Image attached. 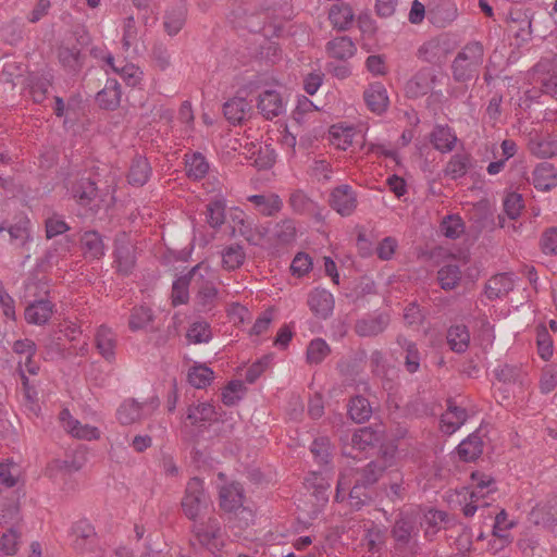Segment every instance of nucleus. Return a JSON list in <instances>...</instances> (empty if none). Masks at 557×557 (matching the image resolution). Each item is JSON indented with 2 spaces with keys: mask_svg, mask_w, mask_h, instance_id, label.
<instances>
[{
  "mask_svg": "<svg viewBox=\"0 0 557 557\" xmlns=\"http://www.w3.org/2000/svg\"><path fill=\"white\" fill-rule=\"evenodd\" d=\"M496 490L494 480L484 473H472L470 487L457 492L458 503L462 506V512L467 517L475 513L479 507L487 505L484 498Z\"/></svg>",
  "mask_w": 557,
  "mask_h": 557,
  "instance_id": "nucleus-1",
  "label": "nucleus"
},
{
  "mask_svg": "<svg viewBox=\"0 0 557 557\" xmlns=\"http://www.w3.org/2000/svg\"><path fill=\"white\" fill-rule=\"evenodd\" d=\"M216 281L218 275L207 261L198 263L190 271L191 285L197 289L196 302L203 311L211 309L215 304L218 298Z\"/></svg>",
  "mask_w": 557,
  "mask_h": 557,
  "instance_id": "nucleus-2",
  "label": "nucleus"
},
{
  "mask_svg": "<svg viewBox=\"0 0 557 557\" xmlns=\"http://www.w3.org/2000/svg\"><path fill=\"white\" fill-rule=\"evenodd\" d=\"M193 534L198 544L213 557H223L226 540L215 519H209L206 523H195Z\"/></svg>",
  "mask_w": 557,
  "mask_h": 557,
  "instance_id": "nucleus-3",
  "label": "nucleus"
},
{
  "mask_svg": "<svg viewBox=\"0 0 557 557\" xmlns=\"http://www.w3.org/2000/svg\"><path fill=\"white\" fill-rule=\"evenodd\" d=\"M158 407L159 403L153 399L143 403L126 399L117 407L115 418L121 425H132L151 416Z\"/></svg>",
  "mask_w": 557,
  "mask_h": 557,
  "instance_id": "nucleus-4",
  "label": "nucleus"
},
{
  "mask_svg": "<svg viewBox=\"0 0 557 557\" xmlns=\"http://www.w3.org/2000/svg\"><path fill=\"white\" fill-rule=\"evenodd\" d=\"M483 61V48L480 44L468 45L458 53L454 61L453 70L456 79L465 81L474 75Z\"/></svg>",
  "mask_w": 557,
  "mask_h": 557,
  "instance_id": "nucleus-5",
  "label": "nucleus"
},
{
  "mask_svg": "<svg viewBox=\"0 0 557 557\" xmlns=\"http://www.w3.org/2000/svg\"><path fill=\"white\" fill-rule=\"evenodd\" d=\"M209 503L202 481L198 478L189 480L182 499V508L186 517L195 520L209 506Z\"/></svg>",
  "mask_w": 557,
  "mask_h": 557,
  "instance_id": "nucleus-6",
  "label": "nucleus"
},
{
  "mask_svg": "<svg viewBox=\"0 0 557 557\" xmlns=\"http://www.w3.org/2000/svg\"><path fill=\"white\" fill-rule=\"evenodd\" d=\"M60 420L63 429L77 440L96 441L100 438L101 432L97 426L83 424L72 417L67 409L61 411Z\"/></svg>",
  "mask_w": 557,
  "mask_h": 557,
  "instance_id": "nucleus-7",
  "label": "nucleus"
},
{
  "mask_svg": "<svg viewBox=\"0 0 557 557\" xmlns=\"http://www.w3.org/2000/svg\"><path fill=\"white\" fill-rule=\"evenodd\" d=\"M381 472L382 469L377 467L375 462H371L368 465L367 469L362 472L361 478L357 480L356 485L351 488L349 493L348 502L351 508H361V506L366 503V499L368 498L363 491V485L374 483L377 480Z\"/></svg>",
  "mask_w": 557,
  "mask_h": 557,
  "instance_id": "nucleus-8",
  "label": "nucleus"
},
{
  "mask_svg": "<svg viewBox=\"0 0 557 557\" xmlns=\"http://www.w3.org/2000/svg\"><path fill=\"white\" fill-rule=\"evenodd\" d=\"M257 108L267 120H272L285 112L286 102L276 89L271 88L260 92Z\"/></svg>",
  "mask_w": 557,
  "mask_h": 557,
  "instance_id": "nucleus-9",
  "label": "nucleus"
},
{
  "mask_svg": "<svg viewBox=\"0 0 557 557\" xmlns=\"http://www.w3.org/2000/svg\"><path fill=\"white\" fill-rule=\"evenodd\" d=\"M367 108L374 114H383L388 106L389 98L385 86L379 82L370 84L363 91Z\"/></svg>",
  "mask_w": 557,
  "mask_h": 557,
  "instance_id": "nucleus-10",
  "label": "nucleus"
},
{
  "mask_svg": "<svg viewBox=\"0 0 557 557\" xmlns=\"http://www.w3.org/2000/svg\"><path fill=\"white\" fill-rule=\"evenodd\" d=\"M330 203L337 213L346 216L354 212L357 200L351 187L342 185L331 193Z\"/></svg>",
  "mask_w": 557,
  "mask_h": 557,
  "instance_id": "nucleus-11",
  "label": "nucleus"
},
{
  "mask_svg": "<svg viewBox=\"0 0 557 557\" xmlns=\"http://www.w3.org/2000/svg\"><path fill=\"white\" fill-rule=\"evenodd\" d=\"M238 232L245 239L255 246L267 248L269 245L268 228L260 225H253L252 222L244 219L239 220Z\"/></svg>",
  "mask_w": 557,
  "mask_h": 557,
  "instance_id": "nucleus-12",
  "label": "nucleus"
},
{
  "mask_svg": "<svg viewBox=\"0 0 557 557\" xmlns=\"http://www.w3.org/2000/svg\"><path fill=\"white\" fill-rule=\"evenodd\" d=\"M329 57L337 60H348L357 52L355 42L347 36L336 37L326 44Z\"/></svg>",
  "mask_w": 557,
  "mask_h": 557,
  "instance_id": "nucleus-13",
  "label": "nucleus"
},
{
  "mask_svg": "<svg viewBox=\"0 0 557 557\" xmlns=\"http://www.w3.org/2000/svg\"><path fill=\"white\" fill-rule=\"evenodd\" d=\"M95 536V529L87 520H78L71 527L70 539L76 548H85L94 542Z\"/></svg>",
  "mask_w": 557,
  "mask_h": 557,
  "instance_id": "nucleus-14",
  "label": "nucleus"
},
{
  "mask_svg": "<svg viewBox=\"0 0 557 557\" xmlns=\"http://www.w3.org/2000/svg\"><path fill=\"white\" fill-rule=\"evenodd\" d=\"M14 351L21 356L18 361L22 371L26 370L30 374H36L39 367L32 358L36 351L35 344L29 339L17 341L13 347Z\"/></svg>",
  "mask_w": 557,
  "mask_h": 557,
  "instance_id": "nucleus-15",
  "label": "nucleus"
},
{
  "mask_svg": "<svg viewBox=\"0 0 557 557\" xmlns=\"http://www.w3.org/2000/svg\"><path fill=\"white\" fill-rule=\"evenodd\" d=\"M310 309L318 315L327 317L334 308L333 295L325 289H314L308 300Z\"/></svg>",
  "mask_w": 557,
  "mask_h": 557,
  "instance_id": "nucleus-16",
  "label": "nucleus"
},
{
  "mask_svg": "<svg viewBox=\"0 0 557 557\" xmlns=\"http://www.w3.org/2000/svg\"><path fill=\"white\" fill-rule=\"evenodd\" d=\"M467 419V413L463 409L449 405L447 410L442 414L441 418V430L445 434L455 433Z\"/></svg>",
  "mask_w": 557,
  "mask_h": 557,
  "instance_id": "nucleus-17",
  "label": "nucleus"
},
{
  "mask_svg": "<svg viewBox=\"0 0 557 557\" xmlns=\"http://www.w3.org/2000/svg\"><path fill=\"white\" fill-rule=\"evenodd\" d=\"M106 62L113 72L120 75L126 85L136 87L140 84L143 79V71L135 64L127 63L123 66H116L114 63V58L111 54H108Z\"/></svg>",
  "mask_w": 557,
  "mask_h": 557,
  "instance_id": "nucleus-18",
  "label": "nucleus"
},
{
  "mask_svg": "<svg viewBox=\"0 0 557 557\" xmlns=\"http://www.w3.org/2000/svg\"><path fill=\"white\" fill-rule=\"evenodd\" d=\"M250 103L244 97H234L224 103L225 117L233 124L240 123L250 112Z\"/></svg>",
  "mask_w": 557,
  "mask_h": 557,
  "instance_id": "nucleus-19",
  "label": "nucleus"
},
{
  "mask_svg": "<svg viewBox=\"0 0 557 557\" xmlns=\"http://www.w3.org/2000/svg\"><path fill=\"white\" fill-rule=\"evenodd\" d=\"M382 435V430H373L371 426L360 428L352 434L351 445L355 449L366 450L379 443Z\"/></svg>",
  "mask_w": 557,
  "mask_h": 557,
  "instance_id": "nucleus-20",
  "label": "nucleus"
},
{
  "mask_svg": "<svg viewBox=\"0 0 557 557\" xmlns=\"http://www.w3.org/2000/svg\"><path fill=\"white\" fill-rule=\"evenodd\" d=\"M513 285L512 274L500 273L490 278L485 293L490 299L498 298L511 290Z\"/></svg>",
  "mask_w": 557,
  "mask_h": 557,
  "instance_id": "nucleus-21",
  "label": "nucleus"
},
{
  "mask_svg": "<svg viewBox=\"0 0 557 557\" xmlns=\"http://www.w3.org/2000/svg\"><path fill=\"white\" fill-rule=\"evenodd\" d=\"M248 200L252 202L256 209L263 215H273L282 209V200L277 195H251Z\"/></svg>",
  "mask_w": 557,
  "mask_h": 557,
  "instance_id": "nucleus-22",
  "label": "nucleus"
},
{
  "mask_svg": "<svg viewBox=\"0 0 557 557\" xmlns=\"http://www.w3.org/2000/svg\"><path fill=\"white\" fill-rule=\"evenodd\" d=\"M52 310L53 307L50 301L38 300L26 308L25 319L32 324H44L50 319Z\"/></svg>",
  "mask_w": 557,
  "mask_h": 557,
  "instance_id": "nucleus-23",
  "label": "nucleus"
},
{
  "mask_svg": "<svg viewBox=\"0 0 557 557\" xmlns=\"http://www.w3.org/2000/svg\"><path fill=\"white\" fill-rule=\"evenodd\" d=\"M535 188L548 190L557 184V174L553 165L542 163L537 165L532 175Z\"/></svg>",
  "mask_w": 557,
  "mask_h": 557,
  "instance_id": "nucleus-24",
  "label": "nucleus"
},
{
  "mask_svg": "<svg viewBox=\"0 0 557 557\" xmlns=\"http://www.w3.org/2000/svg\"><path fill=\"white\" fill-rule=\"evenodd\" d=\"M356 135V129L346 124L333 125L330 129V140L336 148L346 150L348 149Z\"/></svg>",
  "mask_w": 557,
  "mask_h": 557,
  "instance_id": "nucleus-25",
  "label": "nucleus"
},
{
  "mask_svg": "<svg viewBox=\"0 0 557 557\" xmlns=\"http://www.w3.org/2000/svg\"><path fill=\"white\" fill-rule=\"evenodd\" d=\"M482 449L481 437L476 433H472L458 445L457 453L462 460L473 461L482 454Z\"/></svg>",
  "mask_w": 557,
  "mask_h": 557,
  "instance_id": "nucleus-26",
  "label": "nucleus"
},
{
  "mask_svg": "<svg viewBox=\"0 0 557 557\" xmlns=\"http://www.w3.org/2000/svg\"><path fill=\"white\" fill-rule=\"evenodd\" d=\"M243 503L242 488L236 484L220 487V506L226 511L238 509Z\"/></svg>",
  "mask_w": 557,
  "mask_h": 557,
  "instance_id": "nucleus-27",
  "label": "nucleus"
},
{
  "mask_svg": "<svg viewBox=\"0 0 557 557\" xmlns=\"http://www.w3.org/2000/svg\"><path fill=\"white\" fill-rule=\"evenodd\" d=\"M215 417L214 407L209 403H198L187 409L186 419L191 425H201L205 422L213 420Z\"/></svg>",
  "mask_w": 557,
  "mask_h": 557,
  "instance_id": "nucleus-28",
  "label": "nucleus"
},
{
  "mask_svg": "<svg viewBox=\"0 0 557 557\" xmlns=\"http://www.w3.org/2000/svg\"><path fill=\"white\" fill-rule=\"evenodd\" d=\"M431 141L434 148L442 151H451L457 143V137L447 126H437L431 134Z\"/></svg>",
  "mask_w": 557,
  "mask_h": 557,
  "instance_id": "nucleus-29",
  "label": "nucleus"
},
{
  "mask_svg": "<svg viewBox=\"0 0 557 557\" xmlns=\"http://www.w3.org/2000/svg\"><path fill=\"white\" fill-rule=\"evenodd\" d=\"M433 84V76L430 70L420 71L406 84V92L410 97H418L425 94Z\"/></svg>",
  "mask_w": 557,
  "mask_h": 557,
  "instance_id": "nucleus-30",
  "label": "nucleus"
},
{
  "mask_svg": "<svg viewBox=\"0 0 557 557\" xmlns=\"http://www.w3.org/2000/svg\"><path fill=\"white\" fill-rule=\"evenodd\" d=\"M22 476L23 468L18 462L8 459L0 463V483L4 486H15Z\"/></svg>",
  "mask_w": 557,
  "mask_h": 557,
  "instance_id": "nucleus-31",
  "label": "nucleus"
},
{
  "mask_svg": "<svg viewBox=\"0 0 557 557\" xmlns=\"http://www.w3.org/2000/svg\"><path fill=\"white\" fill-rule=\"evenodd\" d=\"M387 324L388 318L384 314H379L358 321L356 331L361 336H372L382 332Z\"/></svg>",
  "mask_w": 557,
  "mask_h": 557,
  "instance_id": "nucleus-32",
  "label": "nucleus"
},
{
  "mask_svg": "<svg viewBox=\"0 0 557 557\" xmlns=\"http://www.w3.org/2000/svg\"><path fill=\"white\" fill-rule=\"evenodd\" d=\"M329 17L334 27L347 29L354 22V12L350 5L339 3L331 8Z\"/></svg>",
  "mask_w": 557,
  "mask_h": 557,
  "instance_id": "nucleus-33",
  "label": "nucleus"
},
{
  "mask_svg": "<svg viewBox=\"0 0 557 557\" xmlns=\"http://www.w3.org/2000/svg\"><path fill=\"white\" fill-rule=\"evenodd\" d=\"M214 379V373L206 364L195 363L188 371V382L196 388H205Z\"/></svg>",
  "mask_w": 557,
  "mask_h": 557,
  "instance_id": "nucleus-34",
  "label": "nucleus"
},
{
  "mask_svg": "<svg viewBox=\"0 0 557 557\" xmlns=\"http://www.w3.org/2000/svg\"><path fill=\"white\" fill-rule=\"evenodd\" d=\"M82 248L88 258L99 259L104 255V245L96 232H86L82 237Z\"/></svg>",
  "mask_w": 557,
  "mask_h": 557,
  "instance_id": "nucleus-35",
  "label": "nucleus"
},
{
  "mask_svg": "<svg viewBox=\"0 0 557 557\" xmlns=\"http://www.w3.org/2000/svg\"><path fill=\"white\" fill-rule=\"evenodd\" d=\"M121 100L120 86L115 81H108L106 87L98 92L97 101L104 109H113Z\"/></svg>",
  "mask_w": 557,
  "mask_h": 557,
  "instance_id": "nucleus-36",
  "label": "nucleus"
},
{
  "mask_svg": "<svg viewBox=\"0 0 557 557\" xmlns=\"http://www.w3.org/2000/svg\"><path fill=\"white\" fill-rule=\"evenodd\" d=\"M96 344L99 352L108 360L114 357L115 338L111 329L100 326L96 334Z\"/></svg>",
  "mask_w": 557,
  "mask_h": 557,
  "instance_id": "nucleus-37",
  "label": "nucleus"
},
{
  "mask_svg": "<svg viewBox=\"0 0 557 557\" xmlns=\"http://www.w3.org/2000/svg\"><path fill=\"white\" fill-rule=\"evenodd\" d=\"M153 320V314L150 308L146 306L134 307L129 320L128 327L133 332L145 330Z\"/></svg>",
  "mask_w": 557,
  "mask_h": 557,
  "instance_id": "nucleus-38",
  "label": "nucleus"
},
{
  "mask_svg": "<svg viewBox=\"0 0 557 557\" xmlns=\"http://www.w3.org/2000/svg\"><path fill=\"white\" fill-rule=\"evenodd\" d=\"M150 176V165L147 159L139 157L135 159L132 163L129 173H128V182L132 185L143 186L146 184Z\"/></svg>",
  "mask_w": 557,
  "mask_h": 557,
  "instance_id": "nucleus-39",
  "label": "nucleus"
},
{
  "mask_svg": "<svg viewBox=\"0 0 557 557\" xmlns=\"http://www.w3.org/2000/svg\"><path fill=\"white\" fill-rule=\"evenodd\" d=\"M447 341L453 350L463 352L469 346L470 334L466 326L456 325L448 330Z\"/></svg>",
  "mask_w": 557,
  "mask_h": 557,
  "instance_id": "nucleus-40",
  "label": "nucleus"
},
{
  "mask_svg": "<svg viewBox=\"0 0 557 557\" xmlns=\"http://www.w3.org/2000/svg\"><path fill=\"white\" fill-rule=\"evenodd\" d=\"M186 338L190 344H205L212 338L210 325L205 321H197L189 325Z\"/></svg>",
  "mask_w": 557,
  "mask_h": 557,
  "instance_id": "nucleus-41",
  "label": "nucleus"
},
{
  "mask_svg": "<svg viewBox=\"0 0 557 557\" xmlns=\"http://www.w3.org/2000/svg\"><path fill=\"white\" fill-rule=\"evenodd\" d=\"M22 534L16 528L7 530L0 536V553L5 556H13L17 553Z\"/></svg>",
  "mask_w": 557,
  "mask_h": 557,
  "instance_id": "nucleus-42",
  "label": "nucleus"
},
{
  "mask_svg": "<svg viewBox=\"0 0 557 557\" xmlns=\"http://www.w3.org/2000/svg\"><path fill=\"white\" fill-rule=\"evenodd\" d=\"M318 111L319 108L310 99L301 96L297 99L296 108L293 111V117L298 124H306Z\"/></svg>",
  "mask_w": 557,
  "mask_h": 557,
  "instance_id": "nucleus-43",
  "label": "nucleus"
},
{
  "mask_svg": "<svg viewBox=\"0 0 557 557\" xmlns=\"http://www.w3.org/2000/svg\"><path fill=\"white\" fill-rule=\"evenodd\" d=\"M372 409L369 401L363 397H355L348 406V413L350 418L358 422H364L371 416Z\"/></svg>",
  "mask_w": 557,
  "mask_h": 557,
  "instance_id": "nucleus-44",
  "label": "nucleus"
},
{
  "mask_svg": "<svg viewBox=\"0 0 557 557\" xmlns=\"http://www.w3.org/2000/svg\"><path fill=\"white\" fill-rule=\"evenodd\" d=\"M123 35H122V44L125 50H129L132 48H136L141 35L139 29L136 26L135 20L133 16H128L123 22Z\"/></svg>",
  "mask_w": 557,
  "mask_h": 557,
  "instance_id": "nucleus-45",
  "label": "nucleus"
},
{
  "mask_svg": "<svg viewBox=\"0 0 557 557\" xmlns=\"http://www.w3.org/2000/svg\"><path fill=\"white\" fill-rule=\"evenodd\" d=\"M245 260V252L239 245H231L222 251V264L226 270L239 268Z\"/></svg>",
  "mask_w": 557,
  "mask_h": 557,
  "instance_id": "nucleus-46",
  "label": "nucleus"
},
{
  "mask_svg": "<svg viewBox=\"0 0 557 557\" xmlns=\"http://www.w3.org/2000/svg\"><path fill=\"white\" fill-rule=\"evenodd\" d=\"M531 150L540 158H552L557 154V137H543L533 140Z\"/></svg>",
  "mask_w": 557,
  "mask_h": 557,
  "instance_id": "nucleus-47",
  "label": "nucleus"
},
{
  "mask_svg": "<svg viewBox=\"0 0 557 557\" xmlns=\"http://www.w3.org/2000/svg\"><path fill=\"white\" fill-rule=\"evenodd\" d=\"M245 392L246 386L242 381H232L222 391V401L227 406H233L244 397Z\"/></svg>",
  "mask_w": 557,
  "mask_h": 557,
  "instance_id": "nucleus-48",
  "label": "nucleus"
},
{
  "mask_svg": "<svg viewBox=\"0 0 557 557\" xmlns=\"http://www.w3.org/2000/svg\"><path fill=\"white\" fill-rule=\"evenodd\" d=\"M185 10L177 8L169 11L164 17V28L170 36L176 35L185 23Z\"/></svg>",
  "mask_w": 557,
  "mask_h": 557,
  "instance_id": "nucleus-49",
  "label": "nucleus"
},
{
  "mask_svg": "<svg viewBox=\"0 0 557 557\" xmlns=\"http://www.w3.org/2000/svg\"><path fill=\"white\" fill-rule=\"evenodd\" d=\"M187 175L195 180H199L208 172V163L200 153H194L185 161Z\"/></svg>",
  "mask_w": 557,
  "mask_h": 557,
  "instance_id": "nucleus-50",
  "label": "nucleus"
},
{
  "mask_svg": "<svg viewBox=\"0 0 557 557\" xmlns=\"http://www.w3.org/2000/svg\"><path fill=\"white\" fill-rule=\"evenodd\" d=\"M191 284L190 282V273L187 276L178 277L173 282L172 286V304L174 306L186 304L189 294H188V286Z\"/></svg>",
  "mask_w": 557,
  "mask_h": 557,
  "instance_id": "nucleus-51",
  "label": "nucleus"
},
{
  "mask_svg": "<svg viewBox=\"0 0 557 557\" xmlns=\"http://www.w3.org/2000/svg\"><path fill=\"white\" fill-rule=\"evenodd\" d=\"M460 280V270L455 264H447L438 271V282L444 289L456 287Z\"/></svg>",
  "mask_w": 557,
  "mask_h": 557,
  "instance_id": "nucleus-52",
  "label": "nucleus"
},
{
  "mask_svg": "<svg viewBox=\"0 0 557 557\" xmlns=\"http://www.w3.org/2000/svg\"><path fill=\"white\" fill-rule=\"evenodd\" d=\"M225 218V200L219 196L208 205V222L211 226L218 227L223 224Z\"/></svg>",
  "mask_w": 557,
  "mask_h": 557,
  "instance_id": "nucleus-53",
  "label": "nucleus"
},
{
  "mask_svg": "<svg viewBox=\"0 0 557 557\" xmlns=\"http://www.w3.org/2000/svg\"><path fill=\"white\" fill-rule=\"evenodd\" d=\"M446 515L443 511L430 509L424 513L423 524L425 527V534H435L445 523Z\"/></svg>",
  "mask_w": 557,
  "mask_h": 557,
  "instance_id": "nucleus-54",
  "label": "nucleus"
},
{
  "mask_svg": "<svg viewBox=\"0 0 557 557\" xmlns=\"http://www.w3.org/2000/svg\"><path fill=\"white\" fill-rule=\"evenodd\" d=\"M511 527V523L507 521V513L502 510L495 517V523L493 527V535L495 536V542L499 543V547H504L509 543L507 535L504 533Z\"/></svg>",
  "mask_w": 557,
  "mask_h": 557,
  "instance_id": "nucleus-55",
  "label": "nucleus"
},
{
  "mask_svg": "<svg viewBox=\"0 0 557 557\" xmlns=\"http://www.w3.org/2000/svg\"><path fill=\"white\" fill-rule=\"evenodd\" d=\"M330 352V348L325 341L321 338L313 339L307 349V359L311 363L321 362Z\"/></svg>",
  "mask_w": 557,
  "mask_h": 557,
  "instance_id": "nucleus-56",
  "label": "nucleus"
},
{
  "mask_svg": "<svg viewBox=\"0 0 557 557\" xmlns=\"http://www.w3.org/2000/svg\"><path fill=\"white\" fill-rule=\"evenodd\" d=\"M441 230L446 237L457 238L463 233L465 226L458 215H448L443 220Z\"/></svg>",
  "mask_w": 557,
  "mask_h": 557,
  "instance_id": "nucleus-57",
  "label": "nucleus"
},
{
  "mask_svg": "<svg viewBox=\"0 0 557 557\" xmlns=\"http://www.w3.org/2000/svg\"><path fill=\"white\" fill-rule=\"evenodd\" d=\"M523 208V201L521 195L517 193H509L504 199V210L508 218L517 219Z\"/></svg>",
  "mask_w": 557,
  "mask_h": 557,
  "instance_id": "nucleus-58",
  "label": "nucleus"
},
{
  "mask_svg": "<svg viewBox=\"0 0 557 557\" xmlns=\"http://www.w3.org/2000/svg\"><path fill=\"white\" fill-rule=\"evenodd\" d=\"M311 453L319 463H327L330 459V441L326 437L315 438L311 444Z\"/></svg>",
  "mask_w": 557,
  "mask_h": 557,
  "instance_id": "nucleus-59",
  "label": "nucleus"
},
{
  "mask_svg": "<svg viewBox=\"0 0 557 557\" xmlns=\"http://www.w3.org/2000/svg\"><path fill=\"white\" fill-rule=\"evenodd\" d=\"M116 268L120 272L127 273L135 263L133 251L128 247L117 248L115 251Z\"/></svg>",
  "mask_w": 557,
  "mask_h": 557,
  "instance_id": "nucleus-60",
  "label": "nucleus"
},
{
  "mask_svg": "<svg viewBox=\"0 0 557 557\" xmlns=\"http://www.w3.org/2000/svg\"><path fill=\"white\" fill-rule=\"evenodd\" d=\"M311 268L312 260L307 253L304 252L297 253L290 265L292 273L299 277L307 274Z\"/></svg>",
  "mask_w": 557,
  "mask_h": 557,
  "instance_id": "nucleus-61",
  "label": "nucleus"
},
{
  "mask_svg": "<svg viewBox=\"0 0 557 557\" xmlns=\"http://www.w3.org/2000/svg\"><path fill=\"white\" fill-rule=\"evenodd\" d=\"M235 516L233 520L231 521V528L232 529H244L248 527L253 521V512L246 508L240 506L238 509L234 510Z\"/></svg>",
  "mask_w": 557,
  "mask_h": 557,
  "instance_id": "nucleus-62",
  "label": "nucleus"
},
{
  "mask_svg": "<svg viewBox=\"0 0 557 557\" xmlns=\"http://www.w3.org/2000/svg\"><path fill=\"white\" fill-rule=\"evenodd\" d=\"M366 67L373 76H383L387 73L384 57L373 54L366 60Z\"/></svg>",
  "mask_w": 557,
  "mask_h": 557,
  "instance_id": "nucleus-63",
  "label": "nucleus"
},
{
  "mask_svg": "<svg viewBox=\"0 0 557 557\" xmlns=\"http://www.w3.org/2000/svg\"><path fill=\"white\" fill-rule=\"evenodd\" d=\"M412 529V521L401 517L396 521L393 534L398 542H406L410 537Z\"/></svg>",
  "mask_w": 557,
  "mask_h": 557,
  "instance_id": "nucleus-64",
  "label": "nucleus"
}]
</instances>
